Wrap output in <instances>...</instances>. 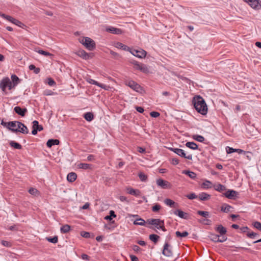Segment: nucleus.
Instances as JSON below:
<instances>
[{"label":"nucleus","mask_w":261,"mask_h":261,"mask_svg":"<svg viewBox=\"0 0 261 261\" xmlns=\"http://www.w3.org/2000/svg\"><path fill=\"white\" fill-rule=\"evenodd\" d=\"M149 238L151 241L154 242V243L156 244L158 242L160 237L156 234H152L149 235Z\"/></svg>","instance_id":"obj_39"},{"label":"nucleus","mask_w":261,"mask_h":261,"mask_svg":"<svg viewBox=\"0 0 261 261\" xmlns=\"http://www.w3.org/2000/svg\"><path fill=\"white\" fill-rule=\"evenodd\" d=\"M244 1L248 3L253 9H258L259 5L258 0H244Z\"/></svg>","instance_id":"obj_15"},{"label":"nucleus","mask_w":261,"mask_h":261,"mask_svg":"<svg viewBox=\"0 0 261 261\" xmlns=\"http://www.w3.org/2000/svg\"><path fill=\"white\" fill-rule=\"evenodd\" d=\"M156 184L158 186L163 189H170L171 185L169 182L162 179H159L156 180Z\"/></svg>","instance_id":"obj_10"},{"label":"nucleus","mask_w":261,"mask_h":261,"mask_svg":"<svg viewBox=\"0 0 261 261\" xmlns=\"http://www.w3.org/2000/svg\"><path fill=\"white\" fill-rule=\"evenodd\" d=\"M183 173L188 175L192 179H195L196 177V174L194 172L185 170L183 171Z\"/></svg>","instance_id":"obj_36"},{"label":"nucleus","mask_w":261,"mask_h":261,"mask_svg":"<svg viewBox=\"0 0 261 261\" xmlns=\"http://www.w3.org/2000/svg\"><path fill=\"white\" fill-rule=\"evenodd\" d=\"M200 223L204 224L205 225H210L211 224V221L207 219H203L202 220H200L199 221Z\"/></svg>","instance_id":"obj_58"},{"label":"nucleus","mask_w":261,"mask_h":261,"mask_svg":"<svg viewBox=\"0 0 261 261\" xmlns=\"http://www.w3.org/2000/svg\"><path fill=\"white\" fill-rule=\"evenodd\" d=\"M11 82L16 86L20 83V79L15 74H12L11 75Z\"/></svg>","instance_id":"obj_31"},{"label":"nucleus","mask_w":261,"mask_h":261,"mask_svg":"<svg viewBox=\"0 0 261 261\" xmlns=\"http://www.w3.org/2000/svg\"><path fill=\"white\" fill-rule=\"evenodd\" d=\"M1 124L4 126L7 127L8 129L11 130L12 126H14L15 123L12 122V121H10L8 122H6L4 121L3 120L1 122Z\"/></svg>","instance_id":"obj_26"},{"label":"nucleus","mask_w":261,"mask_h":261,"mask_svg":"<svg viewBox=\"0 0 261 261\" xmlns=\"http://www.w3.org/2000/svg\"><path fill=\"white\" fill-rule=\"evenodd\" d=\"M133 250L135 252H138L140 250L141 248L136 245H134L132 246Z\"/></svg>","instance_id":"obj_64"},{"label":"nucleus","mask_w":261,"mask_h":261,"mask_svg":"<svg viewBox=\"0 0 261 261\" xmlns=\"http://www.w3.org/2000/svg\"><path fill=\"white\" fill-rule=\"evenodd\" d=\"M174 214L182 219H188L189 218V214L188 213H185L180 210L175 211Z\"/></svg>","instance_id":"obj_16"},{"label":"nucleus","mask_w":261,"mask_h":261,"mask_svg":"<svg viewBox=\"0 0 261 261\" xmlns=\"http://www.w3.org/2000/svg\"><path fill=\"white\" fill-rule=\"evenodd\" d=\"M224 195L226 197L232 199L237 197L239 194L238 192L236 191L232 190H228L226 191Z\"/></svg>","instance_id":"obj_11"},{"label":"nucleus","mask_w":261,"mask_h":261,"mask_svg":"<svg viewBox=\"0 0 261 261\" xmlns=\"http://www.w3.org/2000/svg\"><path fill=\"white\" fill-rule=\"evenodd\" d=\"M47 84L50 86H54L56 85V84L55 81L51 78L47 79Z\"/></svg>","instance_id":"obj_57"},{"label":"nucleus","mask_w":261,"mask_h":261,"mask_svg":"<svg viewBox=\"0 0 261 261\" xmlns=\"http://www.w3.org/2000/svg\"><path fill=\"white\" fill-rule=\"evenodd\" d=\"M156 219H149L146 221V224L147 223L150 225H153L154 222H158Z\"/></svg>","instance_id":"obj_59"},{"label":"nucleus","mask_w":261,"mask_h":261,"mask_svg":"<svg viewBox=\"0 0 261 261\" xmlns=\"http://www.w3.org/2000/svg\"><path fill=\"white\" fill-rule=\"evenodd\" d=\"M186 197L189 199H194L197 197V196L195 193H191L186 196Z\"/></svg>","instance_id":"obj_61"},{"label":"nucleus","mask_w":261,"mask_h":261,"mask_svg":"<svg viewBox=\"0 0 261 261\" xmlns=\"http://www.w3.org/2000/svg\"><path fill=\"white\" fill-rule=\"evenodd\" d=\"M257 235H258L257 233L254 232H248L247 233V237L250 239H254Z\"/></svg>","instance_id":"obj_56"},{"label":"nucleus","mask_w":261,"mask_h":261,"mask_svg":"<svg viewBox=\"0 0 261 261\" xmlns=\"http://www.w3.org/2000/svg\"><path fill=\"white\" fill-rule=\"evenodd\" d=\"M161 208V206L160 204H156L152 206V210L153 212H158L160 211Z\"/></svg>","instance_id":"obj_52"},{"label":"nucleus","mask_w":261,"mask_h":261,"mask_svg":"<svg viewBox=\"0 0 261 261\" xmlns=\"http://www.w3.org/2000/svg\"><path fill=\"white\" fill-rule=\"evenodd\" d=\"M29 192L30 194L34 196H37L39 195V192L38 191L34 188H31L29 190Z\"/></svg>","instance_id":"obj_46"},{"label":"nucleus","mask_w":261,"mask_h":261,"mask_svg":"<svg viewBox=\"0 0 261 261\" xmlns=\"http://www.w3.org/2000/svg\"><path fill=\"white\" fill-rule=\"evenodd\" d=\"M116 217V215H115L114 211L111 210L110 211V215L107 216L105 218L106 220H111L112 219V217L115 218Z\"/></svg>","instance_id":"obj_48"},{"label":"nucleus","mask_w":261,"mask_h":261,"mask_svg":"<svg viewBox=\"0 0 261 261\" xmlns=\"http://www.w3.org/2000/svg\"><path fill=\"white\" fill-rule=\"evenodd\" d=\"M13 23L16 24L17 26H19L20 27H22V26L24 25L23 23H22L21 21H19L17 19H14L13 21H12Z\"/></svg>","instance_id":"obj_55"},{"label":"nucleus","mask_w":261,"mask_h":261,"mask_svg":"<svg viewBox=\"0 0 261 261\" xmlns=\"http://www.w3.org/2000/svg\"><path fill=\"white\" fill-rule=\"evenodd\" d=\"M139 177L141 181H145L147 180V176L142 172L139 174Z\"/></svg>","instance_id":"obj_51"},{"label":"nucleus","mask_w":261,"mask_h":261,"mask_svg":"<svg viewBox=\"0 0 261 261\" xmlns=\"http://www.w3.org/2000/svg\"><path fill=\"white\" fill-rule=\"evenodd\" d=\"M215 189L219 192H223L226 190V187L221 184H218L214 186Z\"/></svg>","instance_id":"obj_38"},{"label":"nucleus","mask_w":261,"mask_h":261,"mask_svg":"<svg viewBox=\"0 0 261 261\" xmlns=\"http://www.w3.org/2000/svg\"><path fill=\"white\" fill-rule=\"evenodd\" d=\"M209 238L211 241L217 243L219 241L220 236L218 234H215L214 233H211Z\"/></svg>","instance_id":"obj_32"},{"label":"nucleus","mask_w":261,"mask_h":261,"mask_svg":"<svg viewBox=\"0 0 261 261\" xmlns=\"http://www.w3.org/2000/svg\"><path fill=\"white\" fill-rule=\"evenodd\" d=\"M81 236L85 238H90V233H89L88 232L82 231Z\"/></svg>","instance_id":"obj_62"},{"label":"nucleus","mask_w":261,"mask_h":261,"mask_svg":"<svg viewBox=\"0 0 261 261\" xmlns=\"http://www.w3.org/2000/svg\"><path fill=\"white\" fill-rule=\"evenodd\" d=\"M1 244L3 246L7 247H10L11 246V243L9 242L6 241L2 240L1 241Z\"/></svg>","instance_id":"obj_60"},{"label":"nucleus","mask_w":261,"mask_h":261,"mask_svg":"<svg viewBox=\"0 0 261 261\" xmlns=\"http://www.w3.org/2000/svg\"><path fill=\"white\" fill-rule=\"evenodd\" d=\"M232 207L227 204H223L221 207V210L224 213H228L231 212Z\"/></svg>","instance_id":"obj_25"},{"label":"nucleus","mask_w":261,"mask_h":261,"mask_svg":"<svg viewBox=\"0 0 261 261\" xmlns=\"http://www.w3.org/2000/svg\"><path fill=\"white\" fill-rule=\"evenodd\" d=\"M175 234L176 236L178 238H185L188 236L189 233L186 231H185L182 232H180L179 231H177L175 232Z\"/></svg>","instance_id":"obj_37"},{"label":"nucleus","mask_w":261,"mask_h":261,"mask_svg":"<svg viewBox=\"0 0 261 261\" xmlns=\"http://www.w3.org/2000/svg\"><path fill=\"white\" fill-rule=\"evenodd\" d=\"M199 198L200 200L205 201L209 199L211 195L206 193L202 192L199 195Z\"/></svg>","instance_id":"obj_27"},{"label":"nucleus","mask_w":261,"mask_h":261,"mask_svg":"<svg viewBox=\"0 0 261 261\" xmlns=\"http://www.w3.org/2000/svg\"><path fill=\"white\" fill-rule=\"evenodd\" d=\"M197 214L205 218L209 217V212L207 211H198Z\"/></svg>","instance_id":"obj_45"},{"label":"nucleus","mask_w":261,"mask_h":261,"mask_svg":"<svg viewBox=\"0 0 261 261\" xmlns=\"http://www.w3.org/2000/svg\"><path fill=\"white\" fill-rule=\"evenodd\" d=\"M115 47L118 48L122 49L123 50H129V51L130 50L129 48L127 46H126L120 42H117L115 44Z\"/></svg>","instance_id":"obj_28"},{"label":"nucleus","mask_w":261,"mask_h":261,"mask_svg":"<svg viewBox=\"0 0 261 261\" xmlns=\"http://www.w3.org/2000/svg\"><path fill=\"white\" fill-rule=\"evenodd\" d=\"M76 54L82 58L84 59L87 60L90 58V54H88L84 50H79L76 53Z\"/></svg>","instance_id":"obj_17"},{"label":"nucleus","mask_w":261,"mask_h":261,"mask_svg":"<svg viewBox=\"0 0 261 261\" xmlns=\"http://www.w3.org/2000/svg\"><path fill=\"white\" fill-rule=\"evenodd\" d=\"M76 177L77 175L75 173L70 172L67 175V179L68 181L72 182L75 180Z\"/></svg>","instance_id":"obj_22"},{"label":"nucleus","mask_w":261,"mask_h":261,"mask_svg":"<svg viewBox=\"0 0 261 261\" xmlns=\"http://www.w3.org/2000/svg\"><path fill=\"white\" fill-rule=\"evenodd\" d=\"M59 143L60 141L58 139H49L46 143V145L48 147L50 148L53 145H59Z\"/></svg>","instance_id":"obj_21"},{"label":"nucleus","mask_w":261,"mask_h":261,"mask_svg":"<svg viewBox=\"0 0 261 261\" xmlns=\"http://www.w3.org/2000/svg\"><path fill=\"white\" fill-rule=\"evenodd\" d=\"M193 138L194 140H196L197 141L200 142H203L205 140L203 136L199 135H196L193 136Z\"/></svg>","instance_id":"obj_43"},{"label":"nucleus","mask_w":261,"mask_h":261,"mask_svg":"<svg viewBox=\"0 0 261 261\" xmlns=\"http://www.w3.org/2000/svg\"><path fill=\"white\" fill-rule=\"evenodd\" d=\"M226 152L227 153H231L232 152H237L239 153H245V151L240 149H234L230 147H227Z\"/></svg>","instance_id":"obj_19"},{"label":"nucleus","mask_w":261,"mask_h":261,"mask_svg":"<svg viewBox=\"0 0 261 261\" xmlns=\"http://www.w3.org/2000/svg\"><path fill=\"white\" fill-rule=\"evenodd\" d=\"M135 225L145 226L146 225V221L141 218H137L133 222Z\"/></svg>","instance_id":"obj_24"},{"label":"nucleus","mask_w":261,"mask_h":261,"mask_svg":"<svg viewBox=\"0 0 261 261\" xmlns=\"http://www.w3.org/2000/svg\"><path fill=\"white\" fill-rule=\"evenodd\" d=\"M192 103L196 110L201 114L205 115L207 113V107L204 99L197 95L193 97Z\"/></svg>","instance_id":"obj_1"},{"label":"nucleus","mask_w":261,"mask_h":261,"mask_svg":"<svg viewBox=\"0 0 261 261\" xmlns=\"http://www.w3.org/2000/svg\"><path fill=\"white\" fill-rule=\"evenodd\" d=\"M164 202L166 205L170 206V207H175V202L170 199H166Z\"/></svg>","instance_id":"obj_40"},{"label":"nucleus","mask_w":261,"mask_h":261,"mask_svg":"<svg viewBox=\"0 0 261 261\" xmlns=\"http://www.w3.org/2000/svg\"><path fill=\"white\" fill-rule=\"evenodd\" d=\"M80 42L89 50H92L95 47L94 41L90 38L87 37H83L81 40Z\"/></svg>","instance_id":"obj_4"},{"label":"nucleus","mask_w":261,"mask_h":261,"mask_svg":"<svg viewBox=\"0 0 261 261\" xmlns=\"http://www.w3.org/2000/svg\"><path fill=\"white\" fill-rule=\"evenodd\" d=\"M84 117L88 121H91L94 118L93 115L91 112L86 113L84 115Z\"/></svg>","instance_id":"obj_33"},{"label":"nucleus","mask_w":261,"mask_h":261,"mask_svg":"<svg viewBox=\"0 0 261 261\" xmlns=\"http://www.w3.org/2000/svg\"><path fill=\"white\" fill-rule=\"evenodd\" d=\"M253 226L257 229L258 230L261 231V223L258 221H255L253 223Z\"/></svg>","instance_id":"obj_53"},{"label":"nucleus","mask_w":261,"mask_h":261,"mask_svg":"<svg viewBox=\"0 0 261 261\" xmlns=\"http://www.w3.org/2000/svg\"><path fill=\"white\" fill-rule=\"evenodd\" d=\"M86 81L91 84H93V85H96L102 89H104L105 90H107L108 89V86L105 85H103V84H100L98 82H97V81L90 78V77H87L86 79Z\"/></svg>","instance_id":"obj_13"},{"label":"nucleus","mask_w":261,"mask_h":261,"mask_svg":"<svg viewBox=\"0 0 261 261\" xmlns=\"http://www.w3.org/2000/svg\"><path fill=\"white\" fill-rule=\"evenodd\" d=\"M29 68L30 70H34V73L36 74H37L40 72V69L36 67L33 64L30 65Z\"/></svg>","instance_id":"obj_47"},{"label":"nucleus","mask_w":261,"mask_h":261,"mask_svg":"<svg viewBox=\"0 0 261 261\" xmlns=\"http://www.w3.org/2000/svg\"><path fill=\"white\" fill-rule=\"evenodd\" d=\"M186 146L193 150L198 149V145L194 142H188L186 143Z\"/></svg>","instance_id":"obj_29"},{"label":"nucleus","mask_w":261,"mask_h":261,"mask_svg":"<svg viewBox=\"0 0 261 261\" xmlns=\"http://www.w3.org/2000/svg\"><path fill=\"white\" fill-rule=\"evenodd\" d=\"M46 239L48 242L54 244L57 243L58 241V238L57 236H55L53 238L47 237Z\"/></svg>","instance_id":"obj_44"},{"label":"nucleus","mask_w":261,"mask_h":261,"mask_svg":"<svg viewBox=\"0 0 261 261\" xmlns=\"http://www.w3.org/2000/svg\"><path fill=\"white\" fill-rule=\"evenodd\" d=\"M130 53L134 56H136L139 58H144L146 56V52L143 49H131L129 50Z\"/></svg>","instance_id":"obj_9"},{"label":"nucleus","mask_w":261,"mask_h":261,"mask_svg":"<svg viewBox=\"0 0 261 261\" xmlns=\"http://www.w3.org/2000/svg\"><path fill=\"white\" fill-rule=\"evenodd\" d=\"M12 122L15 123V126H12L11 131L13 133L20 132L24 134H27L29 133L28 127L22 123L14 121Z\"/></svg>","instance_id":"obj_2"},{"label":"nucleus","mask_w":261,"mask_h":261,"mask_svg":"<svg viewBox=\"0 0 261 261\" xmlns=\"http://www.w3.org/2000/svg\"><path fill=\"white\" fill-rule=\"evenodd\" d=\"M16 86L13 84L9 77H6L3 78L0 83V88L3 92L6 91L7 87L8 88L9 90H11L14 88Z\"/></svg>","instance_id":"obj_3"},{"label":"nucleus","mask_w":261,"mask_h":261,"mask_svg":"<svg viewBox=\"0 0 261 261\" xmlns=\"http://www.w3.org/2000/svg\"><path fill=\"white\" fill-rule=\"evenodd\" d=\"M127 193L129 194L138 196L140 195V191L139 190H135L131 188H128L127 189Z\"/></svg>","instance_id":"obj_23"},{"label":"nucleus","mask_w":261,"mask_h":261,"mask_svg":"<svg viewBox=\"0 0 261 261\" xmlns=\"http://www.w3.org/2000/svg\"><path fill=\"white\" fill-rule=\"evenodd\" d=\"M215 230L217 232L220 233V236H222L225 234L226 233V229L223 227L222 225H218L216 228Z\"/></svg>","instance_id":"obj_20"},{"label":"nucleus","mask_w":261,"mask_h":261,"mask_svg":"<svg viewBox=\"0 0 261 261\" xmlns=\"http://www.w3.org/2000/svg\"><path fill=\"white\" fill-rule=\"evenodd\" d=\"M106 31L114 34H121L122 33L121 30L114 27L108 28Z\"/></svg>","instance_id":"obj_18"},{"label":"nucleus","mask_w":261,"mask_h":261,"mask_svg":"<svg viewBox=\"0 0 261 261\" xmlns=\"http://www.w3.org/2000/svg\"><path fill=\"white\" fill-rule=\"evenodd\" d=\"M77 166L79 168L86 170L91 169L92 165L87 163H80Z\"/></svg>","instance_id":"obj_34"},{"label":"nucleus","mask_w":261,"mask_h":261,"mask_svg":"<svg viewBox=\"0 0 261 261\" xmlns=\"http://www.w3.org/2000/svg\"><path fill=\"white\" fill-rule=\"evenodd\" d=\"M56 93L50 90H45L43 91V94L46 96L53 95Z\"/></svg>","instance_id":"obj_54"},{"label":"nucleus","mask_w":261,"mask_h":261,"mask_svg":"<svg viewBox=\"0 0 261 261\" xmlns=\"http://www.w3.org/2000/svg\"><path fill=\"white\" fill-rule=\"evenodd\" d=\"M202 185L203 188L208 189L211 188L212 182L209 180H205Z\"/></svg>","instance_id":"obj_49"},{"label":"nucleus","mask_w":261,"mask_h":261,"mask_svg":"<svg viewBox=\"0 0 261 261\" xmlns=\"http://www.w3.org/2000/svg\"><path fill=\"white\" fill-rule=\"evenodd\" d=\"M14 112L21 117H24L28 112L27 108H21L20 107L16 106L14 108Z\"/></svg>","instance_id":"obj_12"},{"label":"nucleus","mask_w":261,"mask_h":261,"mask_svg":"<svg viewBox=\"0 0 261 261\" xmlns=\"http://www.w3.org/2000/svg\"><path fill=\"white\" fill-rule=\"evenodd\" d=\"M150 116L153 118H156L160 116V113L157 112H151L150 113Z\"/></svg>","instance_id":"obj_63"},{"label":"nucleus","mask_w":261,"mask_h":261,"mask_svg":"<svg viewBox=\"0 0 261 261\" xmlns=\"http://www.w3.org/2000/svg\"><path fill=\"white\" fill-rule=\"evenodd\" d=\"M70 229V226L69 225H64L61 227V231L63 233H67L69 231Z\"/></svg>","instance_id":"obj_41"},{"label":"nucleus","mask_w":261,"mask_h":261,"mask_svg":"<svg viewBox=\"0 0 261 261\" xmlns=\"http://www.w3.org/2000/svg\"><path fill=\"white\" fill-rule=\"evenodd\" d=\"M33 123V127H34L38 131H41L43 130V126L39 124V122L37 120H34L32 122Z\"/></svg>","instance_id":"obj_30"},{"label":"nucleus","mask_w":261,"mask_h":261,"mask_svg":"<svg viewBox=\"0 0 261 261\" xmlns=\"http://www.w3.org/2000/svg\"><path fill=\"white\" fill-rule=\"evenodd\" d=\"M171 151L177 154V155L180 156L181 157L184 158L185 159L191 160L192 159V155L188 154L186 155V153L185 152L184 150L180 149V148H171L170 149Z\"/></svg>","instance_id":"obj_7"},{"label":"nucleus","mask_w":261,"mask_h":261,"mask_svg":"<svg viewBox=\"0 0 261 261\" xmlns=\"http://www.w3.org/2000/svg\"><path fill=\"white\" fill-rule=\"evenodd\" d=\"M124 84L136 92H139L141 90V87L133 80H125Z\"/></svg>","instance_id":"obj_5"},{"label":"nucleus","mask_w":261,"mask_h":261,"mask_svg":"<svg viewBox=\"0 0 261 261\" xmlns=\"http://www.w3.org/2000/svg\"><path fill=\"white\" fill-rule=\"evenodd\" d=\"M0 16H1L2 17L7 19V20H8L10 22H12V21H13V20H14V18L9 16V15H7L4 13H2L0 12Z\"/></svg>","instance_id":"obj_42"},{"label":"nucleus","mask_w":261,"mask_h":261,"mask_svg":"<svg viewBox=\"0 0 261 261\" xmlns=\"http://www.w3.org/2000/svg\"><path fill=\"white\" fill-rule=\"evenodd\" d=\"M131 63L134 65V68L136 69L139 70L145 73L149 72V69L145 64L139 63L136 61H133Z\"/></svg>","instance_id":"obj_6"},{"label":"nucleus","mask_w":261,"mask_h":261,"mask_svg":"<svg viewBox=\"0 0 261 261\" xmlns=\"http://www.w3.org/2000/svg\"><path fill=\"white\" fill-rule=\"evenodd\" d=\"M38 53L39 54L45 56H53V55L51 54L50 53H49L47 51L43 50H39L38 51Z\"/></svg>","instance_id":"obj_50"},{"label":"nucleus","mask_w":261,"mask_h":261,"mask_svg":"<svg viewBox=\"0 0 261 261\" xmlns=\"http://www.w3.org/2000/svg\"><path fill=\"white\" fill-rule=\"evenodd\" d=\"M10 145L15 149H21L22 148V146L20 144L14 141H10Z\"/></svg>","instance_id":"obj_35"},{"label":"nucleus","mask_w":261,"mask_h":261,"mask_svg":"<svg viewBox=\"0 0 261 261\" xmlns=\"http://www.w3.org/2000/svg\"><path fill=\"white\" fill-rule=\"evenodd\" d=\"M162 254L167 257H171L173 255L172 247L167 242L165 243L164 245Z\"/></svg>","instance_id":"obj_8"},{"label":"nucleus","mask_w":261,"mask_h":261,"mask_svg":"<svg viewBox=\"0 0 261 261\" xmlns=\"http://www.w3.org/2000/svg\"><path fill=\"white\" fill-rule=\"evenodd\" d=\"M158 222H154L153 225L157 229H161L163 231H166V229L164 226V222L163 220H161L159 219H156Z\"/></svg>","instance_id":"obj_14"}]
</instances>
